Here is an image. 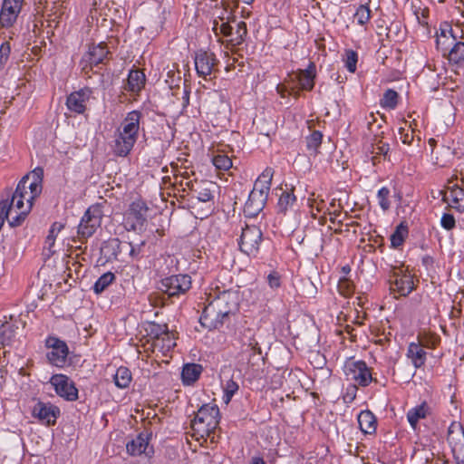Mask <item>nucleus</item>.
<instances>
[{
  "label": "nucleus",
  "instance_id": "nucleus-21",
  "mask_svg": "<svg viewBox=\"0 0 464 464\" xmlns=\"http://www.w3.org/2000/svg\"><path fill=\"white\" fill-rule=\"evenodd\" d=\"M145 74L142 71L136 69L131 70L128 75L124 90L133 94H138L145 85Z\"/></svg>",
  "mask_w": 464,
  "mask_h": 464
},
{
  "label": "nucleus",
  "instance_id": "nucleus-1",
  "mask_svg": "<svg viewBox=\"0 0 464 464\" xmlns=\"http://www.w3.org/2000/svg\"><path fill=\"white\" fill-rule=\"evenodd\" d=\"M207 301L199 322L203 327L211 330L222 326L225 319L237 310L239 295L232 290L214 291L209 293Z\"/></svg>",
  "mask_w": 464,
  "mask_h": 464
},
{
  "label": "nucleus",
  "instance_id": "nucleus-36",
  "mask_svg": "<svg viewBox=\"0 0 464 464\" xmlns=\"http://www.w3.org/2000/svg\"><path fill=\"white\" fill-rule=\"evenodd\" d=\"M105 248L115 249V248H125L129 250V255L131 257H135L140 253V247L136 249L131 243L126 241H121L119 238H111L105 243Z\"/></svg>",
  "mask_w": 464,
  "mask_h": 464
},
{
  "label": "nucleus",
  "instance_id": "nucleus-51",
  "mask_svg": "<svg viewBox=\"0 0 464 464\" xmlns=\"http://www.w3.org/2000/svg\"><path fill=\"white\" fill-rule=\"evenodd\" d=\"M308 204L313 216H315L316 213L324 211V208L326 207L324 200L319 198L318 197L315 198L314 193H313L308 198Z\"/></svg>",
  "mask_w": 464,
  "mask_h": 464
},
{
  "label": "nucleus",
  "instance_id": "nucleus-56",
  "mask_svg": "<svg viewBox=\"0 0 464 464\" xmlns=\"http://www.w3.org/2000/svg\"><path fill=\"white\" fill-rule=\"evenodd\" d=\"M11 47L8 42H5L0 46V63H5L10 54Z\"/></svg>",
  "mask_w": 464,
  "mask_h": 464
},
{
  "label": "nucleus",
  "instance_id": "nucleus-49",
  "mask_svg": "<svg viewBox=\"0 0 464 464\" xmlns=\"http://www.w3.org/2000/svg\"><path fill=\"white\" fill-rule=\"evenodd\" d=\"M238 384L234 382L232 379L228 380L224 386V396L223 401L226 404H228L234 396V394L238 391Z\"/></svg>",
  "mask_w": 464,
  "mask_h": 464
},
{
  "label": "nucleus",
  "instance_id": "nucleus-61",
  "mask_svg": "<svg viewBox=\"0 0 464 464\" xmlns=\"http://www.w3.org/2000/svg\"><path fill=\"white\" fill-rule=\"evenodd\" d=\"M247 346L254 351V353H261V349L258 345V342L255 338H250L247 343Z\"/></svg>",
  "mask_w": 464,
  "mask_h": 464
},
{
  "label": "nucleus",
  "instance_id": "nucleus-9",
  "mask_svg": "<svg viewBox=\"0 0 464 464\" xmlns=\"http://www.w3.org/2000/svg\"><path fill=\"white\" fill-rule=\"evenodd\" d=\"M45 344L49 349H52L46 355L48 361L54 366H63L69 353L67 344L63 341L53 336L46 339Z\"/></svg>",
  "mask_w": 464,
  "mask_h": 464
},
{
  "label": "nucleus",
  "instance_id": "nucleus-25",
  "mask_svg": "<svg viewBox=\"0 0 464 464\" xmlns=\"http://www.w3.org/2000/svg\"><path fill=\"white\" fill-rule=\"evenodd\" d=\"M266 201V198L263 194L251 191L244 207L245 213L249 216L257 215L265 207Z\"/></svg>",
  "mask_w": 464,
  "mask_h": 464
},
{
  "label": "nucleus",
  "instance_id": "nucleus-58",
  "mask_svg": "<svg viewBox=\"0 0 464 464\" xmlns=\"http://www.w3.org/2000/svg\"><path fill=\"white\" fill-rule=\"evenodd\" d=\"M63 227H64V225L63 223L54 222L52 225V227L49 230V234L46 237L56 239L58 234L63 229Z\"/></svg>",
  "mask_w": 464,
  "mask_h": 464
},
{
  "label": "nucleus",
  "instance_id": "nucleus-22",
  "mask_svg": "<svg viewBox=\"0 0 464 464\" xmlns=\"http://www.w3.org/2000/svg\"><path fill=\"white\" fill-rule=\"evenodd\" d=\"M315 65L310 63L305 70H300L295 79L298 82L302 90L311 91L314 86Z\"/></svg>",
  "mask_w": 464,
  "mask_h": 464
},
{
  "label": "nucleus",
  "instance_id": "nucleus-15",
  "mask_svg": "<svg viewBox=\"0 0 464 464\" xmlns=\"http://www.w3.org/2000/svg\"><path fill=\"white\" fill-rule=\"evenodd\" d=\"M108 54L109 52L103 43L91 46L88 53L82 58V62L86 63L83 70L86 69L87 65H90V68L92 69L93 66L103 63Z\"/></svg>",
  "mask_w": 464,
  "mask_h": 464
},
{
  "label": "nucleus",
  "instance_id": "nucleus-59",
  "mask_svg": "<svg viewBox=\"0 0 464 464\" xmlns=\"http://www.w3.org/2000/svg\"><path fill=\"white\" fill-rule=\"evenodd\" d=\"M380 22H381V24H377V29H376L377 34L379 36L385 35L387 39L392 40V27L388 28V27L384 26L383 21H380Z\"/></svg>",
  "mask_w": 464,
  "mask_h": 464
},
{
  "label": "nucleus",
  "instance_id": "nucleus-44",
  "mask_svg": "<svg viewBox=\"0 0 464 464\" xmlns=\"http://www.w3.org/2000/svg\"><path fill=\"white\" fill-rule=\"evenodd\" d=\"M408 235V227L403 224L399 225L396 230L391 236V243L393 247H399L402 245Z\"/></svg>",
  "mask_w": 464,
  "mask_h": 464
},
{
  "label": "nucleus",
  "instance_id": "nucleus-27",
  "mask_svg": "<svg viewBox=\"0 0 464 464\" xmlns=\"http://www.w3.org/2000/svg\"><path fill=\"white\" fill-rule=\"evenodd\" d=\"M273 174V169L266 168L256 180L252 192L263 194L267 198Z\"/></svg>",
  "mask_w": 464,
  "mask_h": 464
},
{
  "label": "nucleus",
  "instance_id": "nucleus-6",
  "mask_svg": "<svg viewBox=\"0 0 464 464\" xmlns=\"http://www.w3.org/2000/svg\"><path fill=\"white\" fill-rule=\"evenodd\" d=\"M43 169H35L32 173L25 175L18 183L19 193H24L28 198L26 201H34L42 192Z\"/></svg>",
  "mask_w": 464,
  "mask_h": 464
},
{
  "label": "nucleus",
  "instance_id": "nucleus-20",
  "mask_svg": "<svg viewBox=\"0 0 464 464\" xmlns=\"http://www.w3.org/2000/svg\"><path fill=\"white\" fill-rule=\"evenodd\" d=\"M212 188L214 185L208 181H198L197 186L192 189L190 198L198 202L209 203L213 200Z\"/></svg>",
  "mask_w": 464,
  "mask_h": 464
},
{
  "label": "nucleus",
  "instance_id": "nucleus-55",
  "mask_svg": "<svg viewBox=\"0 0 464 464\" xmlns=\"http://www.w3.org/2000/svg\"><path fill=\"white\" fill-rule=\"evenodd\" d=\"M440 224L443 228L447 230H451L455 227L456 221L451 214L444 213L441 217Z\"/></svg>",
  "mask_w": 464,
  "mask_h": 464
},
{
  "label": "nucleus",
  "instance_id": "nucleus-63",
  "mask_svg": "<svg viewBox=\"0 0 464 464\" xmlns=\"http://www.w3.org/2000/svg\"><path fill=\"white\" fill-rule=\"evenodd\" d=\"M250 464H266L262 457L254 456L251 459Z\"/></svg>",
  "mask_w": 464,
  "mask_h": 464
},
{
  "label": "nucleus",
  "instance_id": "nucleus-10",
  "mask_svg": "<svg viewBox=\"0 0 464 464\" xmlns=\"http://www.w3.org/2000/svg\"><path fill=\"white\" fill-rule=\"evenodd\" d=\"M56 393L67 401H73L78 399V390L74 383L63 374H54L50 379Z\"/></svg>",
  "mask_w": 464,
  "mask_h": 464
},
{
  "label": "nucleus",
  "instance_id": "nucleus-17",
  "mask_svg": "<svg viewBox=\"0 0 464 464\" xmlns=\"http://www.w3.org/2000/svg\"><path fill=\"white\" fill-rule=\"evenodd\" d=\"M176 345L175 338L168 330L156 334L152 339L151 347L153 353H160L165 355Z\"/></svg>",
  "mask_w": 464,
  "mask_h": 464
},
{
  "label": "nucleus",
  "instance_id": "nucleus-48",
  "mask_svg": "<svg viewBox=\"0 0 464 464\" xmlns=\"http://www.w3.org/2000/svg\"><path fill=\"white\" fill-rule=\"evenodd\" d=\"M354 18L356 19L357 23L361 25H364L366 23L369 22L371 18V10L368 5H361L356 13L354 14Z\"/></svg>",
  "mask_w": 464,
  "mask_h": 464
},
{
  "label": "nucleus",
  "instance_id": "nucleus-40",
  "mask_svg": "<svg viewBox=\"0 0 464 464\" xmlns=\"http://www.w3.org/2000/svg\"><path fill=\"white\" fill-rule=\"evenodd\" d=\"M295 202L293 191H283L280 195L277 208L279 212L285 213Z\"/></svg>",
  "mask_w": 464,
  "mask_h": 464
},
{
  "label": "nucleus",
  "instance_id": "nucleus-26",
  "mask_svg": "<svg viewBox=\"0 0 464 464\" xmlns=\"http://www.w3.org/2000/svg\"><path fill=\"white\" fill-rule=\"evenodd\" d=\"M447 440L452 446L453 451L457 448H464V430L460 423L454 421L450 424L448 430Z\"/></svg>",
  "mask_w": 464,
  "mask_h": 464
},
{
  "label": "nucleus",
  "instance_id": "nucleus-45",
  "mask_svg": "<svg viewBox=\"0 0 464 464\" xmlns=\"http://www.w3.org/2000/svg\"><path fill=\"white\" fill-rule=\"evenodd\" d=\"M390 147L389 144L382 142V140H378L376 143L372 145V163L375 165L377 163L376 160L382 156L386 159Z\"/></svg>",
  "mask_w": 464,
  "mask_h": 464
},
{
  "label": "nucleus",
  "instance_id": "nucleus-37",
  "mask_svg": "<svg viewBox=\"0 0 464 464\" xmlns=\"http://www.w3.org/2000/svg\"><path fill=\"white\" fill-rule=\"evenodd\" d=\"M455 41L456 38L451 34L450 31L447 33L446 31L441 30L440 34L437 36L436 44L438 49H440L443 53V55H446Z\"/></svg>",
  "mask_w": 464,
  "mask_h": 464
},
{
  "label": "nucleus",
  "instance_id": "nucleus-28",
  "mask_svg": "<svg viewBox=\"0 0 464 464\" xmlns=\"http://www.w3.org/2000/svg\"><path fill=\"white\" fill-rule=\"evenodd\" d=\"M358 423L361 430L365 434H373L376 431L377 420L373 413L368 410L358 415Z\"/></svg>",
  "mask_w": 464,
  "mask_h": 464
},
{
  "label": "nucleus",
  "instance_id": "nucleus-41",
  "mask_svg": "<svg viewBox=\"0 0 464 464\" xmlns=\"http://www.w3.org/2000/svg\"><path fill=\"white\" fill-rule=\"evenodd\" d=\"M130 371L126 367H120L114 375V382L116 386L119 388H126L130 383Z\"/></svg>",
  "mask_w": 464,
  "mask_h": 464
},
{
  "label": "nucleus",
  "instance_id": "nucleus-64",
  "mask_svg": "<svg viewBox=\"0 0 464 464\" xmlns=\"http://www.w3.org/2000/svg\"><path fill=\"white\" fill-rule=\"evenodd\" d=\"M112 255L116 259H119L122 256V248L111 249Z\"/></svg>",
  "mask_w": 464,
  "mask_h": 464
},
{
  "label": "nucleus",
  "instance_id": "nucleus-54",
  "mask_svg": "<svg viewBox=\"0 0 464 464\" xmlns=\"http://www.w3.org/2000/svg\"><path fill=\"white\" fill-rule=\"evenodd\" d=\"M389 195H390V190H389V188H387L385 187L382 188L378 191V194H377V198L379 199V204L384 211L388 210L391 206V203L388 199Z\"/></svg>",
  "mask_w": 464,
  "mask_h": 464
},
{
  "label": "nucleus",
  "instance_id": "nucleus-19",
  "mask_svg": "<svg viewBox=\"0 0 464 464\" xmlns=\"http://www.w3.org/2000/svg\"><path fill=\"white\" fill-rule=\"evenodd\" d=\"M20 322L11 321L5 322L0 325V343L5 345H10L15 340V337L19 334Z\"/></svg>",
  "mask_w": 464,
  "mask_h": 464
},
{
  "label": "nucleus",
  "instance_id": "nucleus-5",
  "mask_svg": "<svg viewBox=\"0 0 464 464\" xmlns=\"http://www.w3.org/2000/svg\"><path fill=\"white\" fill-rule=\"evenodd\" d=\"M262 242V231L256 226L246 225L242 228L239 247L247 256H256Z\"/></svg>",
  "mask_w": 464,
  "mask_h": 464
},
{
  "label": "nucleus",
  "instance_id": "nucleus-62",
  "mask_svg": "<svg viewBox=\"0 0 464 464\" xmlns=\"http://www.w3.org/2000/svg\"><path fill=\"white\" fill-rule=\"evenodd\" d=\"M55 239L53 238H48L45 239L44 248L49 251V255H53L54 251L53 250V247L54 246Z\"/></svg>",
  "mask_w": 464,
  "mask_h": 464
},
{
  "label": "nucleus",
  "instance_id": "nucleus-52",
  "mask_svg": "<svg viewBox=\"0 0 464 464\" xmlns=\"http://www.w3.org/2000/svg\"><path fill=\"white\" fill-rule=\"evenodd\" d=\"M338 290L343 296H350L354 291V285L350 279L344 277L339 280Z\"/></svg>",
  "mask_w": 464,
  "mask_h": 464
},
{
  "label": "nucleus",
  "instance_id": "nucleus-35",
  "mask_svg": "<svg viewBox=\"0 0 464 464\" xmlns=\"http://www.w3.org/2000/svg\"><path fill=\"white\" fill-rule=\"evenodd\" d=\"M418 343L428 349H434L440 342V338L434 333L421 331L418 334Z\"/></svg>",
  "mask_w": 464,
  "mask_h": 464
},
{
  "label": "nucleus",
  "instance_id": "nucleus-13",
  "mask_svg": "<svg viewBox=\"0 0 464 464\" xmlns=\"http://www.w3.org/2000/svg\"><path fill=\"white\" fill-rule=\"evenodd\" d=\"M453 181L450 180L449 184ZM442 199L452 208L464 210V188L458 183L449 185L446 191L441 190Z\"/></svg>",
  "mask_w": 464,
  "mask_h": 464
},
{
  "label": "nucleus",
  "instance_id": "nucleus-43",
  "mask_svg": "<svg viewBox=\"0 0 464 464\" xmlns=\"http://www.w3.org/2000/svg\"><path fill=\"white\" fill-rule=\"evenodd\" d=\"M148 210L145 203L142 201H136L130 205V214L135 218L137 222L142 224L145 221L146 217L145 214Z\"/></svg>",
  "mask_w": 464,
  "mask_h": 464
},
{
  "label": "nucleus",
  "instance_id": "nucleus-29",
  "mask_svg": "<svg viewBox=\"0 0 464 464\" xmlns=\"http://www.w3.org/2000/svg\"><path fill=\"white\" fill-rule=\"evenodd\" d=\"M430 413V409L426 401L411 409L407 412V420L413 430H416L418 422L421 419H425Z\"/></svg>",
  "mask_w": 464,
  "mask_h": 464
},
{
  "label": "nucleus",
  "instance_id": "nucleus-53",
  "mask_svg": "<svg viewBox=\"0 0 464 464\" xmlns=\"http://www.w3.org/2000/svg\"><path fill=\"white\" fill-rule=\"evenodd\" d=\"M217 34H221L222 35L226 37H229L230 32L232 29H235L234 24H230L228 22H224L221 20V23L218 24V22L215 23L214 28Z\"/></svg>",
  "mask_w": 464,
  "mask_h": 464
},
{
  "label": "nucleus",
  "instance_id": "nucleus-31",
  "mask_svg": "<svg viewBox=\"0 0 464 464\" xmlns=\"http://www.w3.org/2000/svg\"><path fill=\"white\" fill-rule=\"evenodd\" d=\"M391 288L401 295H408L414 289L413 280L411 276L404 275L397 277Z\"/></svg>",
  "mask_w": 464,
  "mask_h": 464
},
{
  "label": "nucleus",
  "instance_id": "nucleus-7",
  "mask_svg": "<svg viewBox=\"0 0 464 464\" xmlns=\"http://www.w3.org/2000/svg\"><path fill=\"white\" fill-rule=\"evenodd\" d=\"M343 370L348 380L354 381L361 386H367L372 381L371 371L362 361H348Z\"/></svg>",
  "mask_w": 464,
  "mask_h": 464
},
{
  "label": "nucleus",
  "instance_id": "nucleus-34",
  "mask_svg": "<svg viewBox=\"0 0 464 464\" xmlns=\"http://www.w3.org/2000/svg\"><path fill=\"white\" fill-rule=\"evenodd\" d=\"M235 29H232L229 35V42H231L234 45H239L245 40V37L247 34L246 24L245 22L240 21H233Z\"/></svg>",
  "mask_w": 464,
  "mask_h": 464
},
{
  "label": "nucleus",
  "instance_id": "nucleus-39",
  "mask_svg": "<svg viewBox=\"0 0 464 464\" xmlns=\"http://www.w3.org/2000/svg\"><path fill=\"white\" fill-rule=\"evenodd\" d=\"M322 139H323V134L318 130L313 131L306 138V147H307V150H308L310 155L317 154L318 149L322 143Z\"/></svg>",
  "mask_w": 464,
  "mask_h": 464
},
{
  "label": "nucleus",
  "instance_id": "nucleus-4",
  "mask_svg": "<svg viewBox=\"0 0 464 464\" xmlns=\"http://www.w3.org/2000/svg\"><path fill=\"white\" fill-rule=\"evenodd\" d=\"M102 212L99 206L90 207L82 216L78 226L77 237L72 238L74 243H84L101 226Z\"/></svg>",
  "mask_w": 464,
  "mask_h": 464
},
{
  "label": "nucleus",
  "instance_id": "nucleus-16",
  "mask_svg": "<svg viewBox=\"0 0 464 464\" xmlns=\"http://www.w3.org/2000/svg\"><path fill=\"white\" fill-rule=\"evenodd\" d=\"M91 90L82 89L79 92L71 93L66 101V105L71 111L83 113L86 109V102L91 97Z\"/></svg>",
  "mask_w": 464,
  "mask_h": 464
},
{
  "label": "nucleus",
  "instance_id": "nucleus-32",
  "mask_svg": "<svg viewBox=\"0 0 464 464\" xmlns=\"http://www.w3.org/2000/svg\"><path fill=\"white\" fill-rule=\"evenodd\" d=\"M408 357L411 358L413 365L416 368H420L425 363L426 352L422 349V346L419 343H411L408 348Z\"/></svg>",
  "mask_w": 464,
  "mask_h": 464
},
{
  "label": "nucleus",
  "instance_id": "nucleus-42",
  "mask_svg": "<svg viewBox=\"0 0 464 464\" xmlns=\"http://www.w3.org/2000/svg\"><path fill=\"white\" fill-rule=\"evenodd\" d=\"M115 279V276L111 272H107L103 274L99 279L95 282L93 285V290L96 294L102 293Z\"/></svg>",
  "mask_w": 464,
  "mask_h": 464
},
{
  "label": "nucleus",
  "instance_id": "nucleus-3",
  "mask_svg": "<svg viewBox=\"0 0 464 464\" xmlns=\"http://www.w3.org/2000/svg\"><path fill=\"white\" fill-rule=\"evenodd\" d=\"M26 198L28 197L24 193H19L16 188L11 201L6 199L0 202V207L5 206V216L13 227H18L24 222L33 207V201L27 202Z\"/></svg>",
  "mask_w": 464,
  "mask_h": 464
},
{
  "label": "nucleus",
  "instance_id": "nucleus-23",
  "mask_svg": "<svg viewBox=\"0 0 464 464\" xmlns=\"http://www.w3.org/2000/svg\"><path fill=\"white\" fill-rule=\"evenodd\" d=\"M140 116V112L138 111L129 112L118 130L138 137Z\"/></svg>",
  "mask_w": 464,
  "mask_h": 464
},
{
  "label": "nucleus",
  "instance_id": "nucleus-46",
  "mask_svg": "<svg viewBox=\"0 0 464 464\" xmlns=\"http://www.w3.org/2000/svg\"><path fill=\"white\" fill-rule=\"evenodd\" d=\"M212 162L219 170H228L232 167V160L221 152L213 156Z\"/></svg>",
  "mask_w": 464,
  "mask_h": 464
},
{
  "label": "nucleus",
  "instance_id": "nucleus-11",
  "mask_svg": "<svg viewBox=\"0 0 464 464\" xmlns=\"http://www.w3.org/2000/svg\"><path fill=\"white\" fill-rule=\"evenodd\" d=\"M194 61L198 75L204 79L212 74L218 64L215 54L203 50L196 53Z\"/></svg>",
  "mask_w": 464,
  "mask_h": 464
},
{
  "label": "nucleus",
  "instance_id": "nucleus-14",
  "mask_svg": "<svg viewBox=\"0 0 464 464\" xmlns=\"http://www.w3.org/2000/svg\"><path fill=\"white\" fill-rule=\"evenodd\" d=\"M32 413L34 417L38 418L46 425H53L60 414L58 407L51 404L38 401L33 408Z\"/></svg>",
  "mask_w": 464,
  "mask_h": 464
},
{
  "label": "nucleus",
  "instance_id": "nucleus-33",
  "mask_svg": "<svg viewBox=\"0 0 464 464\" xmlns=\"http://www.w3.org/2000/svg\"><path fill=\"white\" fill-rule=\"evenodd\" d=\"M202 367L199 364L190 363L186 364L181 372L182 382L185 384H192L194 383L199 377L201 373Z\"/></svg>",
  "mask_w": 464,
  "mask_h": 464
},
{
  "label": "nucleus",
  "instance_id": "nucleus-8",
  "mask_svg": "<svg viewBox=\"0 0 464 464\" xmlns=\"http://www.w3.org/2000/svg\"><path fill=\"white\" fill-rule=\"evenodd\" d=\"M191 287L190 276L188 275H176L161 281V290L169 296H176L186 293Z\"/></svg>",
  "mask_w": 464,
  "mask_h": 464
},
{
  "label": "nucleus",
  "instance_id": "nucleus-2",
  "mask_svg": "<svg viewBox=\"0 0 464 464\" xmlns=\"http://www.w3.org/2000/svg\"><path fill=\"white\" fill-rule=\"evenodd\" d=\"M219 420V409L216 404L202 405L191 421L193 436L198 440L208 439L211 443L217 442L215 430L218 427Z\"/></svg>",
  "mask_w": 464,
  "mask_h": 464
},
{
  "label": "nucleus",
  "instance_id": "nucleus-50",
  "mask_svg": "<svg viewBox=\"0 0 464 464\" xmlns=\"http://www.w3.org/2000/svg\"><path fill=\"white\" fill-rule=\"evenodd\" d=\"M345 67L350 72L356 71V64L358 61L357 53L353 50H346L343 57Z\"/></svg>",
  "mask_w": 464,
  "mask_h": 464
},
{
  "label": "nucleus",
  "instance_id": "nucleus-57",
  "mask_svg": "<svg viewBox=\"0 0 464 464\" xmlns=\"http://www.w3.org/2000/svg\"><path fill=\"white\" fill-rule=\"evenodd\" d=\"M267 282L271 288H278L281 285L280 276L277 272H272L267 276Z\"/></svg>",
  "mask_w": 464,
  "mask_h": 464
},
{
  "label": "nucleus",
  "instance_id": "nucleus-38",
  "mask_svg": "<svg viewBox=\"0 0 464 464\" xmlns=\"http://www.w3.org/2000/svg\"><path fill=\"white\" fill-rule=\"evenodd\" d=\"M450 62L458 63L464 60V43L454 42L448 53H446Z\"/></svg>",
  "mask_w": 464,
  "mask_h": 464
},
{
  "label": "nucleus",
  "instance_id": "nucleus-12",
  "mask_svg": "<svg viewBox=\"0 0 464 464\" xmlns=\"http://www.w3.org/2000/svg\"><path fill=\"white\" fill-rule=\"evenodd\" d=\"M24 0H4L0 11V24L9 28L16 22Z\"/></svg>",
  "mask_w": 464,
  "mask_h": 464
},
{
  "label": "nucleus",
  "instance_id": "nucleus-18",
  "mask_svg": "<svg viewBox=\"0 0 464 464\" xmlns=\"http://www.w3.org/2000/svg\"><path fill=\"white\" fill-rule=\"evenodd\" d=\"M136 140L137 137L118 130L113 145L114 153L119 157H126L132 150Z\"/></svg>",
  "mask_w": 464,
  "mask_h": 464
},
{
  "label": "nucleus",
  "instance_id": "nucleus-47",
  "mask_svg": "<svg viewBox=\"0 0 464 464\" xmlns=\"http://www.w3.org/2000/svg\"><path fill=\"white\" fill-rule=\"evenodd\" d=\"M397 103H398V93L392 89H388L384 92L383 97L381 100V105L383 108L392 110L396 107Z\"/></svg>",
  "mask_w": 464,
  "mask_h": 464
},
{
  "label": "nucleus",
  "instance_id": "nucleus-60",
  "mask_svg": "<svg viewBox=\"0 0 464 464\" xmlns=\"http://www.w3.org/2000/svg\"><path fill=\"white\" fill-rule=\"evenodd\" d=\"M399 133L401 135L400 139L404 144H411L413 140L412 134H410L405 128L401 127L399 130Z\"/></svg>",
  "mask_w": 464,
  "mask_h": 464
},
{
  "label": "nucleus",
  "instance_id": "nucleus-24",
  "mask_svg": "<svg viewBox=\"0 0 464 464\" xmlns=\"http://www.w3.org/2000/svg\"><path fill=\"white\" fill-rule=\"evenodd\" d=\"M173 187L175 191L180 193L188 192V195L191 194L192 189L197 186L198 180L191 179L190 175L188 171H184L183 173H177L174 175Z\"/></svg>",
  "mask_w": 464,
  "mask_h": 464
},
{
  "label": "nucleus",
  "instance_id": "nucleus-30",
  "mask_svg": "<svg viewBox=\"0 0 464 464\" xmlns=\"http://www.w3.org/2000/svg\"><path fill=\"white\" fill-rule=\"evenodd\" d=\"M148 446L149 437L146 434L140 433L134 440L127 443L126 449L128 453L136 456L142 453L148 454L146 452Z\"/></svg>",
  "mask_w": 464,
  "mask_h": 464
}]
</instances>
